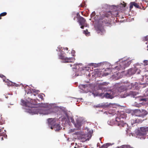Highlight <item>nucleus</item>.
Here are the masks:
<instances>
[{
  "instance_id": "nucleus-58",
  "label": "nucleus",
  "mask_w": 148,
  "mask_h": 148,
  "mask_svg": "<svg viewBox=\"0 0 148 148\" xmlns=\"http://www.w3.org/2000/svg\"><path fill=\"white\" fill-rule=\"evenodd\" d=\"M1 19V18L0 17V19Z\"/></svg>"
},
{
  "instance_id": "nucleus-18",
  "label": "nucleus",
  "mask_w": 148,
  "mask_h": 148,
  "mask_svg": "<svg viewBox=\"0 0 148 148\" xmlns=\"http://www.w3.org/2000/svg\"><path fill=\"white\" fill-rule=\"evenodd\" d=\"M114 91L117 92V95H118V92H122L126 90L125 86H118V84L116 85L115 88L113 89Z\"/></svg>"
},
{
  "instance_id": "nucleus-33",
  "label": "nucleus",
  "mask_w": 148,
  "mask_h": 148,
  "mask_svg": "<svg viewBox=\"0 0 148 148\" xmlns=\"http://www.w3.org/2000/svg\"><path fill=\"white\" fill-rule=\"evenodd\" d=\"M132 2H131L130 4V9H131L132 8H133V3H132Z\"/></svg>"
},
{
  "instance_id": "nucleus-35",
  "label": "nucleus",
  "mask_w": 148,
  "mask_h": 148,
  "mask_svg": "<svg viewBox=\"0 0 148 148\" xmlns=\"http://www.w3.org/2000/svg\"><path fill=\"white\" fill-rule=\"evenodd\" d=\"M72 55L74 56L73 53L75 52V51L73 50H72L71 51Z\"/></svg>"
},
{
  "instance_id": "nucleus-43",
  "label": "nucleus",
  "mask_w": 148,
  "mask_h": 148,
  "mask_svg": "<svg viewBox=\"0 0 148 148\" xmlns=\"http://www.w3.org/2000/svg\"><path fill=\"white\" fill-rule=\"evenodd\" d=\"M1 140H3V136L1 137Z\"/></svg>"
},
{
  "instance_id": "nucleus-19",
  "label": "nucleus",
  "mask_w": 148,
  "mask_h": 148,
  "mask_svg": "<svg viewBox=\"0 0 148 148\" xmlns=\"http://www.w3.org/2000/svg\"><path fill=\"white\" fill-rule=\"evenodd\" d=\"M140 70L136 67H135L134 68H131L128 70V73L129 75H133L136 73L137 74L140 73Z\"/></svg>"
},
{
  "instance_id": "nucleus-28",
  "label": "nucleus",
  "mask_w": 148,
  "mask_h": 148,
  "mask_svg": "<svg viewBox=\"0 0 148 148\" xmlns=\"http://www.w3.org/2000/svg\"><path fill=\"white\" fill-rule=\"evenodd\" d=\"M132 3H133V6H134L135 7L137 8H139V5L136 3L134 2H132Z\"/></svg>"
},
{
  "instance_id": "nucleus-30",
  "label": "nucleus",
  "mask_w": 148,
  "mask_h": 148,
  "mask_svg": "<svg viewBox=\"0 0 148 148\" xmlns=\"http://www.w3.org/2000/svg\"><path fill=\"white\" fill-rule=\"evenodd\" d=\"M0 77L3 79V80L4 82L5 81V79L6 77H5L3 75L0 74Z\"/></svg>"
},
{
  "instance_id": "nucleus-51",
  "label": "nucleus",
  "mask_w": 148,
  "mask_h": 148,
  "mask_svg": "<svg viewBox=\"0 0 148 148\" xmlns=\"http://www.w3.org/2000/svg\"><path fill=\"white\" fill-rule=\"evenodd\" d=\"M99 106H96V107H99Z\"/></svg>"
},
{
  "instance_id": "nucleus-36",
  "label": "nucleus",
  "mask_w": 148,
  "mask_h": 148,
  "mask_svg": "<svg viewBox=\"0 0 148 148\" xmlns=\"http://www.w3.org/2000/svg\"><path fill=\"white\" fill-rule=\"evenodd\" d=\"M13 84L14 85V86L16 87L18 86V84H16V83H13Z\"/></svg>"
},
{
  "instance_id": "nucleus-27",
  "label": "nucleus",
  "mask_w": 148,
  "mask_h": 148,
  "mask_svg": "<svg viewBox=\"0 0 148 148\" xmlns=\"http://www.w3.org/2000/svg\"><path fill=\"white\" fill-rule=\"evenodd\" d=\"M125 147L126 148H133L132 147H131L130 146V145H122V146H121L120 147H119V148H125Z\"/></svg>"
},
{
  "instance_id": "nucleus-2",
  "label": "nucleus",
  "mask_w": 148,
  "mask_h": 148,
  "mask_svg": "<svg viewBox=\"0 0 148 148\" xmlns=\"http://www.w3.org/2000/svg\"><path fill=\"white\" fill-rule=\"evenodd\" d=\"M129 58L128 59L125 60V58L119 59V61L115 62V65H116L114 67H112L113 65H111L109 62H104L105 64L106 67H107V69L109 70L112 72V73H114L112 75L113 78L116 79H118L121 77L120 75V74L119 72L117 73V71H122L128 67L132 62V60H129Z\"/></svg>"
},
{
  "instance_id": "nucleus-55",
  "label": "nucleus",
  "mask_w": 148,
  "mask_h": 148,
  "mask_svg": "<svg viewBox=\"0 0 148 148\" xmlns=\"http://www.w3.org/2000/svg\"><path fill=\"white\" fill-rule=\"evenodd\" d=\"M74 148H76V147H74Z\"/></svg>"
},
{
  "instance_id": "nucleus-59",
  "label": "nucleus",
  "mask_w": 148,
  "mask_h": 148,
  "mask_svg": "<svg viewBox=\"0 0 148 148\" xmlns=\"http://www.w3.org/2000/svg\"><path fill=\"white\" fill-rule=\"evenodd\" d=\"M145 8L144 9H143V10H145Z\"/></svg>"
},
{
  "instance_id": "nucleus-44",
  "label": "nucleus",
  "mask_w": 148,
  "mask_h": 148,
  "mask_svg": "<svg viewBox=\"0 0 148 148\" xmlns=\"http://www.w3.org/2000/svg\"><path fill=\"white\" fill-rule=\"evenodd\" d=\"M75 18H76V16H75L74 18H73V20H75Z\"/></svg>"
},
{
  "instance_id": "nucleus-39",
  "label": "nucleus",
  "mask_w": 148,
  "mask_h": 148,
  "mask_svg": "<svg viewBox=\"0 0 148 148\" xmlns=\"http://www.w3.org/2000/svg\"><path fill=\"white\" fill-rule=\"evenodd\" d=\"M63 49L64 50H68V48H67V47H65V48H64L63 47Z\"/></svg>"
},
{
  "instance_id": "nucleus-41",
  "label": "nucleus",
  "mask_w": 148,
  "mask_h": 148,
  "mask_svg": "<svg viewBox=\"0 0 148 148\" xmlns=\"http://www.w3.org/2000/svg\"><path fill=\"white\" fill-rule=\"evenodd\" d=\"M146 130L147 132H148V127H146Z\"/></svg>"
},
{
  "instance_id": "nucleus-10",
  "label": "nucleus",
  "mask_w": 148,
  "mask_h": 148,
  "mask_svg": "<svg viewBox=\"0 0 148 148\" xmlns=\"http://www.w3.org/2000/svg\"><path fill=\"white\" fill-rule=\"evenodd\" d=\"M48 125L51 129H53L55 131H58L62 128L60 124L57 123V119L50 118L47 120Z\"/></svg>"
},
{
  "instance_id": "nucleus-32",
  "label": "nucleus",
  "mask_w": 148,
  "mask_h": 148,
  "mask_svg": "<svg viewBox=\"0 0 148 148\" xmlns=\"http://www.w3.org/2000/svg\"><path fill=\"white\" fill-rule=\"evenodd\" d=\"M144 65H148V61L147 60H144L143 61Z\"/></svg>"
},
{
  "instance_id": "nucleus-56",
  "label": "nucleus",
  "mask_w": 148,
  "mask_h": 148,
  "mask_svg": "<svg viewBox=\"0 0 148 148\" xmlns=\"http://www.w3.org/2000/svg\"><path fill=\"white\" fill-rule=\"evenodd\" d=\"M84 148H87L86 147H85Z\"/></svg>"
},
{
  "instance_id": "nucleus-17",
  "label": "nucleus",
  "mask_w": 148,
  "mask_h": 148,
  "mask_svg": "<svg viewBox=\"0 0 148 148\" xmlns=\"http://www.w3.org/2000/svg\"><path fill=\"white\" fill-rule=\"evenodd\" d=\"M109 83L108 82H106L99 83L97 85L98 89L104 91L106 90V86Z\"/></svg>"
},
{
  "instance_id": "nucleus-52",
  "label": "nucleus",
  "mask_w": 148,
  "mask_h": 148,
  "mask_svg": "<svg viewBox=\"0 0 148 148\" xmlns=\"http://www.w3.org/2000/svg\"><path fill=\"white\" fill-rule=\"evenodd\" d=\"M78 14H79V13H78L77 14V16L78 15Z\"/></svg>"
},
{
  "instance_id": "nucleus-37",
  "label": "nucleus",
  "mask_w": 148,
  "mask_h": 148,
  "mask_svg": "<svg viewBox=\"0 0 148 148\" xmlns=\"http://www.w3.org/2000/svg\"><path fill=\"white\" fill-rule=\"evenodd\" d=\"M109 73H105L103 74V75H104V76H107L108 75H109Z\"/></svg>"
},
{
  "instance_id": "nucleus-21",
  "label": "nucleus",
  "mask_w": 148,
  "mask_h": 148,
  "mask_svg": "<svg viewBox=\"0 0 148 148\" xmlns=\"http://www.w3.org/2000/svg\"><path fill=\"white\" fill-rule=\"evenodd\" d=\"M101 62L98 63H91L90 64L91 66H94L95 67H100V66H102L103 67V66L104 64H104L103 63L104 62Z\"/></svg>"
},
{
  "instance_id": "nucleus-13",
  "label": "nucleus",
  "mask_w": 148,
  "mask_h": 148,
  "mask_svg": "<svg viewBox=\"0 0 148 148\" xmlns=\"http://www.w3.org/2000/svg\"><path fill=\"white\" fill-rule=\"evenodd\" d=\"M90 86L91 85L90 84H80L79 85V87L84 92L87 93L90 90Z\"/></svg>"
},
{
  "instance_id": "nucleus-34",
  "label": "nucleus",
  "mask_w": 148,
  "mask_h": 148,
  "mask_svg": "<svg viewBox=\"0 0 148 148\" xmlns=\"http://www.w3.org/2000/svg\"><path fill=\"white\" fill-rule=\"evenodd\" d=\"M85 3H84L83 2L82 4H81V6L82 7H84L85 6Z\"/></svg>"
},
{
  "instance_id": "nucleus-42",
  "label": "nucleus",
  "mask_w": 148,
  "mask_h": 148,
  "mask_svg": "<svg viewBox=\"0 0 148 148\" xmlns=\"http://www.w3.org/2000/svg\"><path fill=\"white\" fill-rule=\"evenodd\" d=\"M141 100L142 101H146V99H141Z\"/></svg>"
},
{
  "instance_id": "nucleus-22",
  "label": "nucleus",
  "mask_w": 148,
  "mask_h": 148,
  "mask_svg": "<svg viewBox=\"0 0 148 148\" xmlns=\"http://www.w3.org/2000/svg\"><path fill=\"white\" fill-rule=\"evenodd\" d=\"M142 120L141 119L138 118L135 120H133L132 121V125H133L134 124L136 123H141L142 121Z\"/></svg>"
},
{
  "instance_id": "nucleus-25",
  "label": "nucleus",
  "mask_w": 148,
  "mask_h": 148,
  "mask_svg": "<svg viewBox=\"0 0 148 148\" xmlns=\"http://www.w3.org/2000/svg\"><path fill=\"white\" fill-rule=\"evenodd\" d=\"M83 33L86 36H88L90 35V32L88 31L87 29L83 31Z\"/></svg>"
},
{
  "instance_id": "nucleus-4",
  "label": "nucleus",
  "mask_w": 148,
  "mask_h": 148,
  "mask_svg": "<svg viewBox=\"0 0 148 148\" xmlns=\"http://www.w3.org/2000/svg\"><path fill=\"white\" fill-rule=\"evenodd\" d=\"M123 4L121 3L119 5H110L107 4H104L103 6V8L106 9V11L110 14H113L112 12H116L115 15L117 16L118 15V12L117 11H121L124 9L126 5L125 3L123 2Z\"/></svg>"
},
{
  "instance_id": "nucleus-24",
  "label": "nucleus",
  "mask_w": 148,
  "mask_h": 148,
  "mask_svg": "<svg viewBox=\"0 0 148 148\" xmlns=\"http://www.w3.org/2000/svg\"><path fill=\"white\" fill-rule=\"evenodd\" d=\"M7 81L5 80V82L7 83V85L8 86H14V85L13 84V83L11 81H8V79L7 80Z\"/></svg>"
},
{
  "instance_id": "nucleus-3",
  "label": "nucleus",
  "mask_w": 148,
  "mask_h": 148,
  "mask_svg": "<svg viewBox=\"0 0 148 148\" xmlns=\"http://www.w3.org/2000/svg\"><path fill=\"white\" fill-rule=\"evenodd\" d=\"M95 12H92L90 15V20L91 21L93 24L95 25V27L97 33L101 35H103L106 32L103 25L106 24L107 22L101 18L98 19V16L97 15L95 16Z\"/></svg>"
},
{
  "instance_id": "nucleus-20",
  "label": "nucleus",
  "mask_w": 148,
  "mask_h": 148,
  "mask_svg": "<svg viewBox=\"0 0 148 148\" xmlns=\"http://www.w3.org/2000/svg\"><path fill=\"white\" fill-rule=\"evenodd\" d=\"M137 112L140 113V114L138 115H136V116H138L139 117H141L143 118L147 114V112L145 110L143 109H137Z\"/></svg>"
},
{
  "instance_id": "nucleus-12",
  "label": "nucleus",
  "mask_w": 148,
  "mask_h": 148,
  "mask_svg": "<svg viewBox=\"0 0 148 148\" xmlns=\"http://www.w3.org/2000/svg\"><path fill=\"white\" fill-rule=\"evenodd\" d=\"M123 83L125 84V87L126 90L130 89H137V83L136 82L131 83L127 81L124 82Z\"/></svg>"
},
{
  "instance_id": "nucleus-16",
  "label": "nucleus",
  "mask_w": 148,
  "mask_h": 148,
  "mask_svg": "<svg viewBox=\"0 0 148 148\" xmlns=\"http://www.w3.org/2000/svg\"><path fill=\"white\" fill-rule=\"evenodd\" d=\"M78 22L79 23V25L81 26L80 27L82 29H83L84 27H87V24L86 23V20L82 16H79L78 19Z\"/></svg>"
},
{
  "instance_id": "nucleus-1",
  "label": "nucleus",
  "mask_w": 148,
  "mask_h": 148,
  "mask_svg": "<svg viewBox=\"0 0 148 148\" xmlns=\"http://www.w3.org/2000/svg\"><path fill=\"white\" fill-rule=\"evenodd\" d=\"M25 90L27 94L30 95L32 98L28 97L24 100L21 99V105L24 107L23 109L25 112L32 115L38 114L47 115L53 112L55 109L60 108L55 103H38L36 101L38 100L37 97L42 99L43 98L42 95L45 96L43 94H38L39 90L29 88Z\"/></svg>"
},
{
  "instance_id": "nucleus-11",
  "label": "nucleus",
  "mask_w": 148,
  "mask_h": 148,
  "mask_svg": "<svg viewBox=\"0 0 148 148\" xmlns=\"http://www.w3.org/2000/svg\"><path fill=\"white\" fill-rule=\"evenodd\" d=\"M120 118L116 117L115 120L112 119L108 120L107 122L108 124L112 126L116 123V122H119L118 125L119 126H122L123 127H126L128 125L126 123H124L122 120H120Z\"/></svg>"
},
{
  "instance_id": "nucleus-5",
  "label": "nucleus",
  "mask_w": 148,
  "mask_h": 148,
  "mask_svg": "<svg viewBox=\"0 0 148 148\" xmlns=\"http://www.w3.org/2000/svg\"><path fill=\"white\" fill-rule=\"evenodd\" d=\"M85 131H79L75 132L74 134L77 135V138L82 142H85L89 140L91 138L93 131L92 130H90L87 127H86Z\"/></svg>"
},
{
  "instance_id": "nucleus-45",
  "label": "nucleus",
  "mask_w": 148,
  "mask_h": 148,
  "mask_svg": "<svg viewBox=\"0 0 148 148\" xmlns=\"http://www.w3.org/2000/svg\"><path fill=\"white\" fill-rule=\"evenodd\" d=\"M107 23L108 25L109 24V23L108 22H107Z\"/></svg>"
},
{
  "instance_id": "nucleus-29",
  "label": "nucleus",
  "mask_w": 148,
  "mask_h": 148,
  "mask_svg": "<svg viewBox=\"0 0 148 148\" xmlns=\"http://www.w3.org/2000/svg\"><path fill=\"white\" fill-rule=\"evenodd\" d=\"M75 129H70L69 131V133H70L74 132H75Z\"/></svg>"
},
{
  "instance_id": "nucleus-38",
  "label": "nucleus",
  "mask_w": 148,
  "mask_h": 148,
  "mask_svg": "<svg viewBox=\"0 0 148 148\" xmlns=\"http://www.w3.org/2000/svg\"><path fill=\"white\" fill-rule=\"evenodd\" d=\"M82 99V98H78L77 101H81Z\"/></svg>"
},
{
  "instance_id": "nucleus-46",
  "label": "nucleus",
  "mask_w": 148,
  "mask_h": 148,
  "mask_svg": "<svg viewBox=\"0 0 148 148\" xmlns=\"http://www.w3.org/2000/svg\"><path fill=\"white\" fill-rule=\"evenodd\" d=\"M105 106H107L108 107V106H109V105H108V104L107 105H105Z\"/></svg>"
},
{
  "instance_id": "nucleus-47",
  "label": "nucleus",
  "mask_w": 148,
  "mask_h": 148,
  "mask_svg": "<svg viewBox=\"0 0 148 148\" xmlns=\"http://www.w3.org/2000/svg\"><path fill=\"white\" fill-rule=\"evenodd\" d=\"M3 124V123H1V122H0V124L2 125V124Z\"/></svg>"
},
{
  "instance_id": "nucleus-54",
  "label": "nucleus",
  "mask_w": 148,
  "mask_h": 148,
  "mask_svg": "<svg viewBox=\"0 0 148 148\" xmlns=\"http://www.w3.org/2000/svg\"><path fill=\"white\" fill-rule=\"evenodd\" d=\"M145 44H147V42H146Z\"/></svg>"
},
{
  "instance_id": "nucleus-31",
  "label": "nucleus",
  "mask_w": 148,
  "mask_h": 148,
  "mask_svg": "<svg viewBox=\"0 0 148 148\" xmlns=\"http://www.w3.org/2000/svg\"><path fill=\"white\" fill-rule=\"evenodd\" d=\"M7 14V13L6 12H4L3 13H1L0 14V16H3L6 15Z\"/></svg>"
},
{
  "instance_id": "nucleus-57",
  "label": "nucleus",
  "mask_w": 148,
  "mask_h": 148,
  "mask_svg": "<svg viewBox=\"0 0 148 148\" xmlns=\"http://www.w3.org/2000/svg\"><path fill=\"white\" fill-rule=\"evenodd\" d=\"M116 148H119V147H117Z\"/></svg>"
},
{
  "instance_id": "nucleus-14",
  "label": "nucleus",
  "mask_w": 148,
  "mask_h": 148,
  "mask_svg": "<svg viewBox=\"0 0 148 148\" xmlns=\"http://www.w3.org/2000/svg\"><path fill=\"white\" fill-rule=\"evenodd\" d=\"M147 131L146 130V127H140V130H138V135L140 136H141L140 137L141 139H145V138L144 136L146 134Z\"/></svg>"
},
{
  "instance_id": "nucleus-6",
  "label": "nucleus",
  "mask_w": 148,
  "mask_h": 148,
  "mask_svg": "<svg viewBox=\"0 0 148 148\" xmlns=\"http://www.w3.org/2000/svg\"><path fill=\"white\" fill-rule=\"evenodd\" d=\"M64 115L65 116L63 118H64L66 121L69 122H71L72 123L75 127L78 129H80L82 126L84 124V121L83 119L81 117H77L76 119V122H75L72 116L68 115V114L66 112H64Z\"/></svg>"
},
{
  "instance_id": "nucleus-7",
  "label": "nucleus",
  "mask_w": 148,
  "mask_h": 148,
  "mask_svg": "<svg viewBox=\"0 0 148 148\" xmlns=\"http://www.w3.org/2000/svg\"><path fill=\"white\" fill-rule=\"evenodd\" d=\"M62 47L60 46L57 47L56 49L57 51L58 52V58L61 60V62L64 63L72 62L75 60V59L73 57L68 58L67 56L64 53V52L61 50Z\"/></svg>"
},
{
  "instance_id": "nucleus-48",
  "label": "nucleus",
  "mask_w": 148,
  "mask_h": 148,
  "mask_svg": "<svg viewBox=\"0 0 148 148\" xmlns=\"http://www.w3.org/2000/svg\"><path fill=\"white\" fill-rule=\"evenodd\" d=\"M106 66L105 65V64H104V65L103 66V67H106Z\"/></svg>"
},
{
  "instance_id": "nucleus-23",
  "label": "nucleus",
  "mask_w": 148,
  "mask_h": 148,
  "mask_svg": "<svg viewBox=\"0 0 148 148\" xmlns=\"http://www.w3.org/2000/svg\"><path fill=\"white\" fill-rule=\"evenodd\" d=\"M112 144L110 143H108L103 144L101 146V148H107L109 146L111 145Z\"/></svg>"
},
{
  "instance_id": "nucleus-60",
  "label": "nucleus",
  "mask_w": 148,
  "mask_h": 148,
  "mask_svg": "<svg viewBox=\"0 0 148 148\" xmlns=\"http://www.w3.org/2000/svg\"><path fill=\"white\" fill-rule=\"evenodd\" d=\"M106 90L108 91V90L107 89V90Z\"/></svg>"
},
{
  "instance_id": "nucleus-40",
  "label": "nucleus",
  "mask_w": 148,
  "mask_h": 148,
  "mask_svg": "<svg viewBox=\"0 0 148 148\" xmlns=\"http://www.w3.org/2000/svg\"><path fill=\"white\" fill-rule=\"evenodd\" d=\"M109 114H112V115H114V114H115L114 112H112V113H110V112H109Z\"/></svg>"
},
{
  "instance_id": "nucleus-15",
  "label": "nucleus",
  "mask_w": 148,
  "mask_h": 148,
  "mask_svg": "<svg viewBox=\"0 0 148 148\" xmlns=\"http://www.w3.org/2000/svg\"><path fill=\"white\" fill-rule=\"evenodd\" d=\"M138 92H136L135 91H130L129 93H127V92H125L124 94H123L122 93L121 95V96L122 98H125L127 96H131V97H133L134 98L135 97V96L136 95L138 94Z\"/></svg>"
},
{
  "instance_id": "nucleus-26",
  "label": "nucleus",
  "mask_w": 148,
  "mask_h": 148,
  "mask_svg": "<svg viewBox=\"0 0 148 148\" xmlns=\"http://www.w3.org/2000/svg\"><path fill=\"white\" fill-rule=\"evenodd\" d=\"M142 40L144 41H147L148 42V36H144L142 38Z\"/></svg>"
},
{
  "instance_id": "nucleus-9",
  "label": "nucleus",
  "mask_w": 148,
  "mask_h": 148,
  "mask_svg": "<svg viewBox=\"0 0 148 148\" xmlns=\"http://www.w3.org/2000/svg\"><path fill=\"white\" fill-rule=\"evenodd\" d=\"M113 89L111 90L110 92H106L105 94L102 93H99L98 92L92 93L94 97L99 96L100 97H103L108 99H112L114 97L117 96V92L114 91Z\"/></svg>"
},
{
  "instance_id": "nucleus-50",
  "label": "nucleus",
  "mask_w": 148,
  "mask_h": 148,
  "mask_svg": "<svg viewBox=\"0 0 148 148\" xmlns=\"http://www.w3.org/2000/svg\"><path fill=\"white\" fill-rule=\"evenodd\" d=\"M147 22L148 23V18L147 19Z\"/></svg>"
},
{
  "instance_id": "nucleus-53",
  "label": "nucleus",
  "mask_w": 148,
  "mask_h": 148,
  "mask_svg": "<svg viewBox=\"0 0 148 148\" xmlns=\"http://www.w3.org/2000/svg\"><path fill=\"white\" fill-rule=\"evenodd\" d=\"M104 113H106V114H107V112H104Z\"/></svg>"
},
{
  "instance_id": "nucleus-8",
  "label": "nucleus",
  "mask_w": 148,
  "mask_h": 148,
  "mask_svg": "<svg viewBox=\"0 0 148 148\" xmlns=\"http://www.w3.org/2000/svg\"><path fill=\"white\" fill-rule=\"evenodd\" d=\"M71 67L73 71L75 73V76H78L79 75L78 72H81L82 71H88L89 68L87 67H84L82 64H73V63L69 64Z\"/></svg>"
},
{
  "instance_id": "nucleus-49",
  "label": "nucleus",
  "mask_w": 148,
  "mask_h": 148,
  "mask_svg": "<svg viewBox=\"0 0 148 148\" xmlns=\"http://www.w3.org/2000/svg\"><path fill=\"white\" fill-rule=\"evenodd\" d=\"M147 50L148 51V45L147 46Z\"/></svg>"
}]
</instances>
